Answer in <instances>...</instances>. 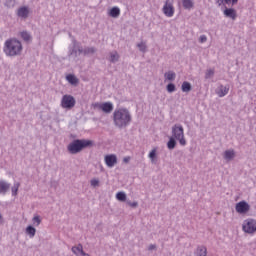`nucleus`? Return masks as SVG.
<instances>
[{"label": "nucleus", "mask_w": 256, "mask_h": 256, "mask_svg": "<svg viewBox=\"0 0 256 256\" xmlns=\"http://www.w3.org/2000/svg\"><path fill=\"white\" fill-rule=\"evenodd\" d=\"M224 15L226 17H230V19H233L234 21L237 19V12L233 8H227L224 10Z\"/></svg>", "instance_id": "f8f14e48"}, {"label": "nucleus", "mask_w": 256, "mask_h": 256, "mask_svg": "<svg viewBox=\"0 0 256 256\" xmlns=\"http://www.w3.org/2000/svg\"><path fill=\"white\" fill-rule=\"evenodd\" d=\"M129 161H131V157L127 156L123 158L124 163H129Z\"/></svg>", "instance_id": "e433bc0d"}, {"label": "nucleus", "mask_w": 256, "mask_h": 256, "mask_svg": "<svg viewBox=\"0 0 256 256\" xmlns=\"http://www.w3.org/2000/svg\"><path fill=\"white\" fill-rule=\"evenodd\" d=\"M237 1H239V0H232L233 5H235V3H237Z\"/></svg>", "instance_id": "37998d69"}, {"label": "nucleus", "mask_w": 256, "mask_h": 256, "mask_svg": "<svg viewBox=\"0 0 256 256\" xmlns=\"http://www.w3.org/2000/svg\"><path fill=\"white\" fill-rule=\"evenodd\" d=\"M172 135L174 139H177L179 141L180 145H187V141L185 140V134L183 130V126L181 125H175L172 128Z\"/></svg>", "instance_id": "20e7f679"}, {"label": "nucleus", "mask_w": 256, "mask_h": 256, "mask_svg": "<svg viewBox=\"0 0 256 256\" xmlns=\"http://www.w3.org/2000/svg\"><path fill=\"white\" fill-rule=\"evenodd\" d=\"M216 3H218V5H223V0H216Z\"/></svg>", "instance_id": "ea45409f"}, {"label": "nucleus", "mask_w": 256, "mask_h": 256, "mask_svg": "<svg viewBox=\"0 0 256 256\" xmlns=\"http://www.w3.org/2000/svg\"><path fill=\"white\" fill-rule=\"evenodd\" d=\"M91 145H93V141L91 140H74L68 145L67 149L72 155H77V153H81L83 149H86V147H91Z\"/></svg>", "instance_id": "7ed1b4c3"}, {"label": "nucleus", "mask_w": 256, "mask_h": 256, "mask_svg": "<svg viewBox=\"0 0 256 256\" xmlns=\"http://www.w3.org/2000/svg\"><path fill=\"white\" fill-rule=\"evenodd\" d=\"M215 71H213L212 69L207 70L206 72V79H209L210 77H213Z\"/></svg>", "instance_id": "72a5a7b5"}, {"label": "nucleus", "mask_w": 256, "mask_h": 256, "mask_svg": "<svg viewBox=\"0 0 256 256\" xmlns=\"http://www.w3.org/2000/svg\"><path fill=\"white\" fill-rule=\"evenodd\" d=\"M93 107L94 109H98V111H103V113H111L113 111V103L111 102H96L93 104Z\"/></svg>", "instance_id": "0eeeda50"}, {"label": "nucleus", "mask_w": 256, "mask_h": 256, "mask_svg": "<svg viewBox=\"0 0 256 256\" xmlns=\"http://www.w3.org/2000/svg\"><path fill=\"white\" fill-rule=\"evenodd\" d=\"M104 161L109 168L115 167L117 165V155L108 154L104 157Z\"/></svg>", "instance_id": "9d476101"}, {"label": "nucleus", "mask_w": 256, "mask_h": 256, "mask_svg": "<svg viewBox=\"0 0 256 256\" xmlns=\"http://www.w3.org/2000/svg\"><path fill=\"white\" fill-rule=\"evenodd\" d=\"M109 15H110V17H113L114 19H117V17H119L121 15V9H119V7H113L109 11Z\"/></svg>", "instance_id": "2eb2a0df"}, {"label": "nucleus", "mask_w": 256, "mask_h": 256, "mask_svg": "<svg viewBox=\"0 0 256 256\" xmlns=\"http://www.w3.org/2000/svg\"><path fill=\"white\" fill-rule=\"evenodd\" d=\"M116 199L118 201H127V195L125 194V192H118L116 194Z\"/></svg>", "instance_id": "393cba45"}, {"label": "nucleus", "mask_w": 256, "mask_h": 256, "mask_svg": "<svg viewBox=\"0 0 256 256\" xmlns=\"http://www.w3.org/2000/svg\"><path fill=\"white\" fill-rule=\"evenodd\" d=\"M167 91H168V93H173L175 91V84H173V83L168 84Z\"/></svg>", "instance_id": "7c9ffc66"}, {"label": "nucleus", "mask_w": 256, "mask_h": 256, "mask_svg": "<svg viewBox=\"0 0 256 256\" xmlns=\"http://www.w3.org/2000/svg\"><path fill=\"white\" fill-rule=\"evenodd\" d=\"M155 248H156L155 245H150L148 249H149V251H153V249H155Z\"/></svg>", "instance_id": "58836bf2"}, {"label": "nucleus", "mask_w": 256, "mask_h": 256, "mask_svg": "<svg viewBox=\"0 0 256 256\" xmlns=\"http://www.w3.org/2000/svg\"><path fill=\"white\" fill-rule=\"evenodd\" d=\"M90 184L92 187H99V180L98 179H92L90 181Z\"/></svg>", "instance_id": "473e14b6"}, {"label": "nucleus", "mask_w": 256, "mask_h": 256, "mask_svg": "<svg viewBox=\"0 0 256 256\" xmlns=\"http://www.w3.org/2000/svg\"><path fill=\"white\" fill-rule=\"evenodd\" d=\"M80 256H90V255L85 252H82V254H80Z\"/></svg>", "instance_id": "79ce46f5"}, {"label": "nucleus", "mask_w": 256, "mask_h": 256, "mask_svg": "<svg viewBox=\"0 0 256 256\" xmlns=\"http://www.w3.org/2000/svg\"><path fill=\"white\" fill-rule=\"evenodd\" d=\"M11 185L3 180H0V193H2L3 195H5V193H7V191H9Z\"/></svg>", "instance_id": "4468645a"}, {"label": "nucleus", "mask_w": 256, "mask_h": 256, "mask_svg": "<svg viewBox=\"0 0 256 256\" xmlns=\"http://www.w3.org/2000/svg\"><path fill=\"white\" fill-rule=\"evenodd\" d=\"M227 93H229V86L221 85L216 90V94L218 95V97H225V95H227Z\"/></svg>", "instance_id": "9b49d317"}, {"label": "nucleus", "mask_w": 256, "mask_h": 256, "mask_svg": "<svg viewBox=\"0 0 256 256\" xmlns=\"http://www.w3.org/2000/svg\"><path fill=\"white\" fill-rule=\"evenodd\" d=\"M32 221L35 227H39V225H41V217H39V215L34 216Z\"/></svg>", "instance_id": "bb28decb"}, {"label": "nucleus", "mask_w": 256, "mask_h": 256, "mask_svg": "<svg viewBox=\"0 0 256 256\" xmlns=\"http://www.w3.org/2000/svg\"><path fill=\"white\" fill-rule=\"evenodd\" d=\"M20 35H21V38L24 41H26V42L31 41V34L30 33H28V32H21Z\"/></svg>", "instance_id": "a878e982"}, {"label": "nucleus", "mask_w": 256, "mask_h": 256, "mask_svg": "<svg viewBox=\"0 0 256 256\" xmlns=\"http://www.w3.org/2000/svg\"><path fill=\"white\" fill-rule=\"evenodd\" d=\"M156 156H157V150H156V149H153V150L149 153V158L153 161Z\"/></svg>", "instance_id": "2f4dec72"}, {"label": "nucleus", "mask_w": 256, "mask_h": 256, "mask_svg": "<svg viewBox=\"0 0 256 256\" xmlns=\"http://www.w3.org/2000/svg\"><path fill=\"white\" fill-rule=\"evenodd\" d=\"M138 48L140 49V51H145V49H147V46L144 42H141L138 44Z\"/></svg>", "instance_id": "f704fd0d"}, {"label": "nucleus", "mask_w": 256, "mask_h": 256, "mask_svg": "<svg viewBox=\"0 0 256 256\" xmlns=\"http://www.w3.org/2000/svg\"><path fill=\"white\" fill-rule=\"evenodd\" d=\"M236 213L240 215H245V213H249L251 206L246 201H240L235 206Z\"/></svg>", "instance_id": "1a4fd4ad"}, {"label": "nucleus", "mask_w": 256, "mask_h": 256, "mask_svg": "<svg viewBox=\"0 0 256 256\" xmlns=\"http://www.w3.org/2000/svg\"><path fill=\"white\" fill-rule=\"evenodd\" d=\"M113 120L116 127H127L131 123V114L129 110L120 108L114 111Z\"/></svg>", "instance_id": "f03ea898"}, {"label": "nucleus", "mask_w": 256, "mask_h": 256, "mask_svg": "<svg viewBox=\"0 0 256 256\" xmlns=\"http://www.w3.org/2000/svg\"><path fill=\"white\" fill-rule=\"evenodd\" d=\"M165 79H167V81H175V72L173 71H169V72H166L165 75H164Z\"/></svg>", "instance_id": "4be33fe9"}, {"label": "nucleus", "mask_w": 256, "mask_h": 256, "mask_svg": "<svg viewBox=\"0 0 256 256\" xmlns=\"http://www.w3.org/2000/svg\"><path fill=\"white\" fill-rule=\"evenodd\" d=\"M66 79L70 82L71 85H77L79 83V79H77V77H75L73 74L67 75Z\"/></svg>", "instance_id": "a211bd4d"}, {"label": "nucleus", "mask_w": 256, "mask_h": 256, "mask_svg": "<svg viewBox=\"0 0 256 256\" xmlns=\"http://www.w3.org/2000/svg\"><path fill=\"white\" fill-rule=\"evenodd\" d=\"M75 97L71 95H64L61 100V107L63 109H73L75 107Z\"/></svg>", "instance_id": "423d86ee"}, {"label": "nucleus", "mask_w": 256, "mask_h": 256, "mask_svg": "<svg viewBox=\"0 0 256 256\" xmlns=\"http://www.w3.org/2000/svg\"><path fill=\"white\" fill-rule=\"evenodd\" d=\"M18 17H22L23 19H27L29 17V8L28 7H21L18 9Z\"/></svg>", "instance_id": "ddd939ff"}, {"label": "nucleus", "mask_w": 256, "mask_h": 256, "mask_svg": "<svg viewBox=\"0 0 256 256\" xmlns=\"http://www.w3.org/2000/svg\"><path fill=\"white\" fill-rule=\"evenodd\" d=\"M195 255L196 256H207V247H205V246L198 247Z\"/></svg>", "instance_id": "f3484780"}, {"label": "nucleus", "mask_w": 256, "mask_h": 256, "mask_svg": "<svg viewBox=\"0 0 256 256\" xmlns=\"http://www.w3.org/2000/svg\"><path fill=\"white\" fill-rule=\"evenodd\" d=\"M26 233L29 235V237L33 238L35 237V233H37V230L33 226H28L26 228Z\"/></svg>", "instance_id": "412c9836"}, {"label": "nucleus", "mask_w": 256, "mask_h": 256, "mask_svg": "<svg viewBox=\"0 0 256 256\" xmlns=\"http://www.w3.org/2000/svg\"><path fill=\"white\" fill-rule=\"evenodd\" d=\"M0 219H1V215H0Z\"/></svg>", "instance_id": "c03bdc74"}, {"label": "nucleus", "mask_w": 256, "mask_h": 256, "mask_svg": "<svg viewBox=\"0 0 256 256\" xmlns=\"http://www.w3.org/2000/svg\"><path fill=\"white\" fill-rule=\"evenodd\" d=\"M175 145H177V142H175V139L170 138V140L167 143L168 149H175Z\"/></svg>", "instance_id": "c85d7f7f"}, {"label": "nucleus", "mask_w": 256, "mask_h": 256, "mask_svg": "<svg viewBox=\"0 0 256 256\" xmlns=\"http://www.w3.org/2000/svg\"><path fill=\"white\" fill-rule=\"evenodd\" d=\"M119 60V54L117 52H113L110 55V61H112V63H115V61Z\"/></svg>", "instance_id": "c756f323"}, {"label": "nucleus", "mask_w": 256, "mask_h": 256, "mask_svg": "<svg viewBox=\"0 0 256 256\" xmlns=\"http://www.w3.org/2000/svg\"><path fill=\"white\" fill-rule=\"evenodd\" d=\"M242 231H244V233H248L250 235L255 233L256 232V220L255 219H251V218L246 219L243 222Z\"/></svg>", "instance_id": "39448f33"}, {"label": "nucleus", "mask_w": 256, "mask_h": 256, "mask_svg": "<svg viewBox=\"0 0 256 256\" xmlns=\"http://www.w3.org/2000/svg\"><path fill=\"white\" fill-rule=\"evenodd\" d=\"M162 11L166 17H173V15H175V6H173V0H166Z\"/></svg>", "instance_id": "6e6552de"}, {"label": "nucleus", "mask_w": 256, "mask_h": 256, "mask_svg": "<svg viewBox=\"0 0 256 256\" xmlns=\"http://www.w3.org/2000/svg\"><path fill=\"white\" fill-rule=\"evenodd\" d=\"M233 157H235V151L226 150L224 152V159H226V161H231V159H233Z\"/></svg>", "instance_id": "6ab92c4d"}, {"label": "nucleus", "mask_w": 256, "mask_h": 256, "mask_svg": "<svg viewBox=\"0 0 256 256\" xmlns=\"http://www.w3.org/2000/svg\"><path fill=\"white\" fill-rule=\"evenodd\" d=\"M199 41L201 43H205L207 41V36H205V35L200 36Z\"/></svg>", "instance_id": "c9c22d12"}, {"label": "nucleus", "mask_w": 256, "mask_h": 256, "mask_svg": "<svg viewBox=\"0 0 256 256\" xmlns=\"http://www.w3.org/2000/svg\"><path fill=\"white\" fill-rule=\"evenodd\" d=\"M19 187H21V184L19 182L14 183L12 187V195L13 197H17V193L19 191Z\"/></svg>", "instance_id": "5701e85b"}, {"label": "nucleus", "mask_w": 256, "mask_h": 256, "mask_svg": "<svg viewBox=\"0 0 256 256\" xmlns=\"http://www.w3.org/2000/svg\"><path fill=\"white\" fill-rule=\"evenodd\" d=\"M23 51V44H21V41L11 38L6 40L4 44V53L8 57H17V55H20Z\"/></svg>", "instance_id": "f257e3e1"}, {"label": "nucleus", "mask_w": 256, "mask_h": 256, "mask_svg": "<svg viewBox=\"0 0 256 256\" xmlns=\"http://www.w3.org/2000/svg\"><path fill=\"white\" fill-rule=\"evenodd\" d=\"M128 205L130 206V207H137V202H128Z\"/></svg>", "instance_id": "4c0bfd02"}, {"label": "nucleus", "mask_w": 256, "mask_h": 256, "mask_svg": "<svg viewBox=\"0 0 256 256\" xmlns=\"http://www.w3.org/2000/svg\"><path fill=\"white\" fill-rule=\"evenodd\" d=\"M181 89L183 91V93H189V91H191V83L185 81L182 83Z\"/></svg>", "instance_id": "aec40b11"}, {"label": "nucleus", "mask_w": 256, "mask_h": 256, "mask_svg": "<svg viewBox=\"0 0 256 256\" xmlns=\"http://www.w3.org/2000/svg\"><path fill=\"white\" fill-rule=\"evenodd\" d=\"M72 252L74 255L81 256L83 252V245L79 244L77 246L72 247Z\"/></svg>", "instance_id": "dca6fc26"}, {"label": "nucleus", "mask_w": 256, "mask_h": 256, "mask_svg": "<svg viewBox=\"0 0 256 256\" xmlns=\"http://www.w3.org/2000/svg\"><path fill=\"white\" fill-rule=\"evenodd\" d=\"M79 51L84 55H90L91 53H95V48H86L84 50H79Z\"/></svg>", "instance_id": "cd10ccee"}, {"label": "nucleus", "mask_w": 256, "mask_h": 256, "mask_svg": "<svg viewBox=\"0 0 256 256\" xmlns=\"http://www.w3.org/2000/svg\"><path fill=\"white\" fill-rule=\"evenodd\" d=\"M224 3H226V5H229L231 3V0H224Z\"/></svg>", "instance_id": "a19ab883"}, {"label": "nucleus", "mask_w": 256, "mask_h": 256, "mask_svg": "<svg viewBox=\"0 0 256 256\" xmlns=\"http://www.w3.org/2000/svg\"><path fill=\"white\" fill-rule=\"evenodd\" d=\"M184 9H193V1L191 0H182Z\"/></svg>", "instance_id": "b1692460"}]
</instances>
